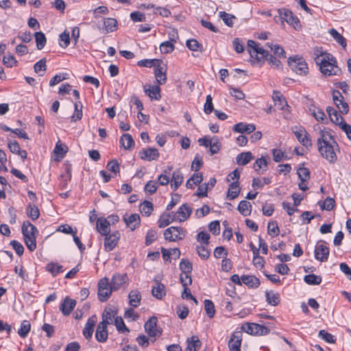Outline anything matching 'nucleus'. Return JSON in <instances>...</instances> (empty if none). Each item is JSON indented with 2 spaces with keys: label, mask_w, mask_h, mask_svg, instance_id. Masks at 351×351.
<instances>
[{
  "label": "nucleus",
  "mask_w": 351,
  "mask_h": 351,
  "mask_svg": "<svg viewBox=\"0 0 351 351\" xmlns=\"http://www.w3.org/2000/svg\"><path fill=\"white\" fill-rule=\"evenodd\" d=\"M313 56L315 64L323 75L329 77L341 74V70L338 66L337 59L331 53L323 51L322 48H315Z\"/></svg>",
  "instance_id": "nucleus-1"
},
{
  "label": "nucleus",
  "mask_w": 351,
  "mask_h": 351,
  "mask_svg": "<svg viewBox=\"0 0 351 351\" xmlns=\"http://www.w3.org/2000/svg\"><path fill=\"white\" fill-rule=\"evenodd\" d=\"M317 145L322 157L328 162L333 164L337 161V152L339 151V146L328 131L326 130H319Z\"/></svg>",
  "instance_id": "nucleus-2"
},
{
  "label": "nucleus",
  "mask_w": 351,
  "mask_h": 351,
  "mask_svg": "<svg viewBox=\"0 0 351 351\" xmlns=\"http://www.w3.org/2000/svg\"><path fill=\"white\" fill-rule=\"evenodd\" d=\"M21 232L27 249L31 252L34 251L36 249V238L38 234L36 227L29 221H25L23 223Z\"/></svg>",
  "instance_id": "nucleus-3"
},
{
  "label": "nucleus",
  "mask_w": 351,
  "mask_h": 351,
  "mask_svg": "<svg viewBox=\"0 0 351 351\" xmlns=\"http://www.w3.org/2000/svg\"><path fill=\"white\" fill-rule=\"evenodd\" d=\"M247 50L252 59L257 62H263L268 53L260 45L254 40L247 41Z\"/></svg>",
  "instance_id": "nucleus-4"
},
{
  "label": "nucleus",
  "mask_w": 351,
  "mask_h": 351,
  "mask_svg": "<svg viewBox=\"0 0 351 351\" xmlns=\"http://www.w3.org/2000/svg\"><path fill=\"white\" fill-rule=\"evenodd\" d=\"M278 12L281 19L285 21L295 30L300 31L302 29V25L299 19L291 10L286 8H282L278 9Z\"/></svg>",
  "instance_id": "nucleus-5"
},
{
  "label": "nucleus",
  "mask_w": 351,
  "mask_h": 351,
  "mask_svg": "<svg viewBox=\"0 0 351 351\" xmlns=\"http://www.w3.org/2000/svg\"><path fill=\"white\" fill-rule=\"evenodd\" d=\"M288 64L291 69L298 75H306L308 73V64L301 57L289 58Z\"/></svg>",
  "instance_id": "nucleus-6"
},
{
  "label": "nucleus",
  "mask_w": 351,
  "mask_h": 351,
  "mask_svg": "<svg viewBox=\"0 0 351 351\" xmlns=\"http://www.w3.org/2000/svg\"><path fill=\"white\" fill-rule=\"evenodd\" d=\"M114 291L108 278H101L98 283V298L101 302L106 301Z\"/></svg>",
  "instance_id": "nucleus-7"
},
{
  "label": "nucleus",
  "mask_w": 351,
  "mask_h": 351,
  "mask_svg": "<svg viewBox=\"0 0 351 351\" xmlns=\"http://www.w3.org/2000/svg\"><path fill=\"white\" fill-rule=\"evenodd\" d=\"M241 330L247 334L254 335H265L268 334L269 331L266 326L256 323H245L243 324Z\"/></svg>",
  "instance_id": "nucleus-8"
},
{
  "label": "nucleus",
  "mask_w": 351,
  "mask_h": 351,
  "mask_svg": "<svg viewBox=\"0 0 351 351\" xmlns=\"http://www.w3.org/2000/svg\"><path fill=\"white\" fill-rule=\"evenodd\" d=\"M185 231L182 228L176 226L168 228L164 232L165 239L171 242L182 240L185 237Z\"/></svg>",
  "instance_id": "nucleus-9"
},
{
  "label": "nucleus",
  "mask_w": 351,
  "mask_h": 351,
  "mask_svg": "<svg viewBox=\"0 0 351 351\" xmlns=\"http://www.w3.org/2000/svg\"><path fill=\"white\" fill-rule=\"evenodd\" d=\"M157 317L153 316L145 323V331L151 338L154 337L156 339L160 337L162 334V330L157 326Z\"/></svg>",
  "instance_id": "nucleus-10"
},
{
  "label": "nucleus",
  "mask_w": 351,
  "mask_h": 351,
  "mask_svg": "<svg viewBox=\"0 0 351 351\" xmlns=\"http://www.w3.org/2000/svg\"><path fill=\"white\" fill-rule=\"evenodd\" d=\"M292 131L298 141L306 148L311 147L312 142L309 134L303 127H294Z\"/></svg>",
  "instance_id": "nucleus-11"
},
{
  "label": "nucleus",
  "mask_w": 351,
  "mask_h": 351,
  "mask_svg": "<svg viewBox=\"0 0 351 351\" xmlns=\"http://www.w3.org/2000/svg\"><path fill=\"white\" fill-rule=\"evenodd\" d=\"M167 65L162 60L157 61L154 65V75L159 85L165 84L167 82Z\"/></svg>",
  "instance_id": "nucleus-12"
},
{
  "label": "nucleus",
  "mask_w": 351,
  "mask_h": 351,
  "mask_svg": "<svg viewBox=\"0 0 351 351\" xmlns=\"http://www.w3.org/2000/svg\"><path fill=\"white\" fill-rule=\"evenodd\" d=\"M329 256V248L324 241L318 242L315 247V258L321 262H326Z\"/></svg>",
  "instance_id": "nucleus-13"
},
{
  "label": "nucleus",
  "mask_w": 351,
  "mask_h": 351,
  "mask_svg": "<svg viewBox=\"0 0 351 351\" xmlns=\"http://www.w3.org/2000/svg\"><path fill=\"white\" fill-rule=\"evenodd\" d=\"M192 213L191 208L186 204H182L179 207L176 213H173V217L176 221H185Z\"/></svg>",
  "instance_id": "nucleus-14"
},
{
  "label": "nucleus",
  "mask_w": 351,
  "mask_h": 351,
  "mask_svg": "<svg viewBox=\"0 0 351 351\" xmlns=\"http://www.w3.org/2000/svg\"><path fill=\"white\" fill-rule=\"evenodd\" d=\"M243 339L242 332L240 330L234 331L228 341V348L230 351H241V346Z\"/></svg>",
  "instance_id": "nucleus-15"
},
{
  "label": "nucleus",
  "mask_w": 351,
  "mask_h": 351,
  "mask_svg": "<svg viewBox=\"0 0 351 351\" xmlns=\"http://www.w3.org/2000/svg\"><path fill=\"white\" fill-rule=\"evenodd\" d=\"M104 240V248L106 251H112L117 246L119 239H120V233L118 231L114 232L112 233H109L107 236H105Z\"/></svg>",
  "instance_id": "nucleus-16"
},
{
  "label": "nucleus",
  "mask_w": 351,
  "mask_h": 351,
  "mask_svg": "<svg viewBox=\"0 0 351 351\" xmlns=\"http://www.w3.org/2000/svg\"><path fill=\"white\" fill-rule=\"evenodd\" d=\"M332 99L337 108L342 114H347L349 110L348 104L344 101L343 95L339 92L333 93Z\"/></svg>",
  "instance_id": "nucleus-17"
},
{
  "label": "nucleus",
  "mask_w": 351,
  "mask_h": 351,
  "mask_svg": "<svg viewBox=\"0 0 351 351\" xmlns=\"http://www.w3.org/2000/svg\"><path fill=\"white\" fill-rule=\"evenodd\" d=\"M143 90L146 95L151 99L154 100H160L161 98L160 88L158 84L156 85L145 84Z\"/></svg>",
  "instance_id": "nucleus-18"
},
{
  "label": "nucleus",
  "mask_w": 351,
  "mask_h": 351,
  "mask_svg": "<svg viewBox=\"0 0 351 351\" xmlns=\"http://www.w3.org/2000/svg\"><path fill=\"white\" fill-rule=\"evenodd\" d=\"M128 278L125 274H116L111 280V285L114 291H117L125 285L128 282Z\"/></svg>",
  "instance_id": "nucleus-19"
},
{
  "label": "nucleus",
  "mask_w": 351,
  "mask_h": 351,
  "mask_svg": "<svg viewBox=\"0 0 351 351\" xmlns=\"http://www.w3.org/2000/svg\"><path fill=\"white\" fill-rule=\"evenodd\" d=\"M123 218L127 226L130 228L132 230H135L140 226L141 218L138 214H125L123 215Z\"/></svg>",
  "instance_id": "nucleus-20"
},
{
  "label": "nucleus",
  "mask_w": 351,
  "mask_h": 351,
  "mask_svg": "<svg viewBox=\"0 0 351 351\" xmlns=\"http://www.w3.org/2000/svg\"><path fill=\"white\" fill-rule=\"evenodd\" d=\"M159 155V152L156 148L143 149L139 152L140 158L147 161L158 160Z\"/></svg>",
  "instance_id": "nucleus-21"
},
{
  "label": "nucleus",
  "mask_w": 351,
  "mask_h": 351,
  "mask_svg": "<svg viewBox=\"0 0 351 351\" xmlns=\"http://www.w3.org/2000/svg\"><path fill=\"white\" fill-rule=\"evenodd\" d=\"M97 231L104 236L110 233V224L109 221L104 217H99L96 223Z\"/></svg>",
  "instance_id": "nucleus-22"
},
{
  "label": "nucleus",
  "mask_w": 351,
  "mask_h": 351,
  "mask_svg": "<svg viewBox=\"0 0 351 351\" xmlns=\"http://www.w3.org/2000/svg\"><path fill=\"white\" fill-rule=\"evenodd\" d=\"M75 305L76 302L75 300L71 299L69 297H66L60 306V311L64 315L68 316L74 309Z\"/></svg>",
  "instance_id": "nucleus-23"
},
{
  "label": "nucleus",
  "mask_w": 351,
  "mask_h": 351,
  "mask_svg": "<svg viewBox=\"0 0 351 351\" xmlns=\"http://www.w3.org/2000/svg\"><path fill=\"white\" fill-rule=\"evenodd\" d=\"M8 147L12 154L18 155L23 160L27 158V152L25 150L21 149L19 143L16 141H8Z\"/></svg>",
  "instance_id": "nucleus-24"
},
{
  "label": "nucleus",
  "mask_w": 351,
  "mask_h": 351,
  "mask_svg": "<svg viewBox=\"0 0 351 351\" xmlns=\"http://www.w3.org/2000/svg\"><path fill=\"white\" fill-rule=\"evenodd\" d=\"M96 322V315H92L88 319L83 330V335L86 339H89L92 337L94 330V326Z\"/></svg>",
  "instance_id": "nucleus-25"
},
{
  "label": "nucleus",
  "mask_w": 351,
  "mask_h": 351,
  "mask_svg": "<svg viewBox=\"0 0 351 351\" xmlns=\"http://www.w3.org/2000/svg\"><path fill=\"white\" fill-rule=\"evenodd\" d=\"M107 326L108 324L104 323H99L95 334V337L99 342L104 343L106 341L108 337Z\"/></svg>",
  "instance_id": "nucleus-26"
},
{
  "label": "nucleus",
  "mask_w": 351,
  "mask_h": 351,
  "mask_svg": "<svg viewBox=\"0 0 351 351\" xmlns=\"http://www.w3.org/2000/svg\"><path fill=\"white\" fill-rule=\"evenodd\" d=\"M256 129V126L252 123H245L240 122L233 127V131L238 133H247L250 134L253 132Z\"/></svg>",
  "instance_id": "nucleus-27"
},
{
  "label": "nucleus",
  "mask_w": 351,
  "mask_h": 351,
  "mask_svg": "<svg viewBox=\"0 0 351 351\" xmlns=\"http://www.w3.org/2000/svg\"><path fill=\"white\" fill-rule=\"evenodd\" d=\"M103 29L105 33H110L117 31L118 29V22L113 18H105L103 20Z\"/></svg>",
  "instance_id": "nucleus-28"
},
{
  "label": "nucleus",
  "mask_w": 351,
  "mask_h": 351,
  "mask_svg": "<svg viewBox=\"0 0 351 351\" xmlns=\"http://www.w3.org/2000/svg\"><path fill=\"white\" fill-rule=\"evenodd\" d=\"M327 112L330 119V121L338 125L339 128L346 122L343 118L333 108L328 107L327 108Z\"/></svg>",
  "instance_id": "nucleus-29"
},
{
  "label": "nucleus",
  "mask_w": 351,
  "mask_h": 351,
  "mask_svg": "<svg viewBox=\"0 0 351 351\" xmlns=\"http://www.w3.org/2000/svg\"><path fill=\"white\" fill-rule=\"evenodd\" d=\"M152 293L154 298L161 300L166 295L165 285L158 281H156L152 287Z\"/></svg>",
  "instance_id": "nucleus-30"
},
{
  "label": "nucleus",
  "mask_w": 351,
  "mask_h": 351,
  "mask_svg": "<svg viewBox=\"0 0 351 351\" xmlns=\"http://www.w3.org/2000/svg\"><path fill=\"white\" fill-rule=\"evenodd\" d=\"M173 221H176L173 217V212L165 213L160 216L158 225L159 228H162L169 226Z\"/></svg>",
  "instance_id": "nucleus-31"
},
{
  "label": "nucleus",
  "mask_w": 351,
  "mask_h": 351,
  "mask_svg": "<svg viewBox=\"0 0 351 351\" xmlns=\"http://www.w3.org/2000/svg\"><path fill=\"white\" fill-rule=\"evenodd\" d=\"M241 280L243 284L250 288H257L261 284L259 279L252 275H243Z\"/></svg>",
  "instance_id": "nucleus-32"
},
{
  "label": "nucleus",
  "mask_w": 351,
  "mask_h": 351,
  "mask_svg": "<svg viewBox=\"0 0 351 351\" xmlns=\"http://www.w3.org/2000/svg\"><path fill=\"white\" fill-rule=\"evenodd\" d=\"M83 105L80 101H76L74 103V112L71 117V121L72 122H77L82 119L83 116L82 112Z\"/></svg>",
  "instance_id": "nucleus-33"
},
{
  "label": "nucleus",
  "mask_w": 351,
  "mask_h": 351,
  "mask_svg": "<svg viewBox=\"0 0 351 351\" xmlns=\"http://www.w3.org/2000/svg\"><path fill=\"white\" fill-rule=\"evenodd\" d=\"M187 347L186 351H197L201 346V341L197 336H192L187 338Z\"/></svg>",
  "instance_id": "nucleus-34"
},
{
  "label": "nucleus",
  "mask_w": 351,
  "mask_h": 351,
  "mask_svg": "<svg viewBox=\"0 0 351 351\" xmlns=\"http://www.w3.org/2000/svg\"><path fill=\"white\" fill-rule=\"evenodd\" d=\"M273 100L274 105L279 109L284 110L288 108L287 103L285 99L280 95L279 92L274 91L273 93Z\"/></svg>",
  "instance_id": "nucleus-35"
},
{
  "label": "nucleus",
  "mask_w": 351,
  "mask_h": 351,
  "mask_svg": "<svg viewBox=\"0 0 351 351\" xmlns=\"http://www.w3.org/2000/svg\"><path fill=\"white\" fill-rule=\"evenodd\" d=\"M265 297L267 302L271 306L278 305L280 301V294L274 291H267Z\"/></svg>",
  "instance_id": "nucleus-36"
},
{
  "label": "nucleus",
  "mask_w": 351,
  "mask_h": 351,
  "mask_svg": "<svg viewBox=\"0 0 351 351\" xmlns=\"http://www.w3.org/2000/svg\"><path fill=\"white\" fill-rule=\"evenodd\" d=\"M129 304L133 308H136L140 305L141 300V295L138 291L132 290L130 292L129 295Z\"/></svg>",
  "instance_id": "nucleus-37"
},
{
  "label": "nucleus",
  "mask_w": 351,
  "mask_h": 351,
  "mask_svg": "<svg viewBox=\"0 0 351 351\" xmlns=\"http://www.w3.org/2000/svg\"><path fill=\"white\" fill-rule=\"evenodd\" d=\"M183 176L179 170L173 171L171 180V187L174 191L176 190L182 183Z\"/></svg>",
  "instance_id": "nucleus-38"
},
{
  "label": "nucleus",
  "mask_w": 351,
  "mask_h": 351,
  "mask_svg": "<svg viewBox=\"0 0 351 351\" xmlns=\"http://www.w3.org/2000/svg\"><path fill=\"white\" fill-rule=\"evenodd\" d=\"M120 144L125 149H130L134 146V141L130 134H123L120 138Z\"/></svg>",
  "instance_id": "nucleus-39"
},
{
  "label": "nucleus",
  "mask_w": 351,
  "mask_h": 351,
  "mask_svg": "<svg viewBox=\"0 0 351 351\" xmlns=\"http://www.w3.org/2000/svg\"><path fill=\"white\" fill-rule=\"evenodd\" d=\"M240 193V187L238 182H233L229 186L227 197L229 199H234Z\"/></svg>",
  "instance_id": "nucleus-40"
},
{
  "label": "nucleus",
  "mask_w": 351,
  "mask_h": 351,
  "mask_svg": "<svg viewBox=\"0 0 351 351\" xmlns=\"http://www.w3.org/2000/svg\"><path fill=\"white\" fill-rule=\"evenodd\" d=\"M328 33L337 43H339L343 49H346L347 45L346 40L340 33L333 28L330 29L328 30Z\"/></svg>",
  "instance_id": "nucleus-41"
},
{
  "label": "nucleus",
  "mask_w": 351,
  "mask_h": 351,
  "mask_svg": "<svg viewBox=\"0 0 351 351\" xmlns=\"http://www.w3.org/2000/svg\"><path fill=\"white\" fill-rule=\"evenodd\" d=\"M141 213L146 217H149L154 210V205L151 202L144 201L139 205Z\"/></svg>",
  "instance_id": "nucleus-42"
},
{
  "label": "nucleus",
  "mask_w": 351,
  "mask_h": 351,
  "mask_svg": "<svg viewBox=\"0 0 351 351\" xmlns=\"http://www.w3.org/2000/svg\"><path fill=\"white\" fill-rule=\"evenodd\" d=\"M267 47H269L276 56H278L280 58H285L286 53L284 49L280 46L278 44L273 43H267L266 44Z\"/></svg>",
  "instance_id": "nucleus-43"
},
{
  "label": "nucleus",
  "mask_w": 351,
  "mask_h": 351,
  "mask_svg": "<svg viewBox=\"0 0 351 351\" xmlns=\"http://www.w3.org/2000/svg\"><path fill=\"white\" fill-rule=\"evenodd\" d=\"M236 159L239 165H245L253 159V156L250 152H246L238 154Z\"/></svg>",
  "instance_id": "nucleus-44"
},
{
  "label": "nucleus",
  "mask_w": 351,
  "mask_h": 351,
  "mask_svg": "<svg viewBox=\"0 0 351 351\" xmlns=\"http://www.w3.org/2000/svg\"><path fill=\"white\" fill-rule=\"evenodd\" d=\"M45 269L51 273L53 276L63 272L62 266L56 263H49L47 264Z\"/></svg>",
  "instance_id": "nucleus-45"
},
{
  "label": "nucleus",
  "mask_w": 351,
  "mask_h": 351,
  "mask_svg": "<svg viewBox=\"0 0 351 351\" xmlns=\"http://www.w3.org/2000/svg\"><path fill=\"white\" fill-rule=\"evenodd\" d=\"M268 158L261 157L256 160L254 163V169L256 171H265L267 168Z\"/></svg>",
  "instance_id": "nucleus-46"
},
{
  "label": "nucleus",
  "mask_w": 351,
  "mask_h": 351,
  "mask_svg": "<svg viewBox=\"0 0 351 351\" xmlns=\"http://www.w3.org/2000/svg\"><path fill=\"white\" fill-rule=\"evenodd\" d=\"M310 114L318 121H323L326 118L324 112L318 107L311 106L308 110Z\"/></svg>",
  "instance_id": "nucleus-47"
},
{
  "label": "nucleus",
  "mask_w": 351,
  "mask_h": 351,
  "mask_svg": "<svg viewBox=\"0 0 351 351\" xmlns=\"http://www.w3.org/2000/svg\"><path fill=\"white\" fill-rule=\"evenodd\" d=\"M238 210L242 215L245 217L248 216L252 211V205L249 202L242 200L239 204Z\"/></svg>",
  "instance_id": "nucleus-48"
},
{
  "label": "nucleus",
  "mask_w": 351,
  "mask_h": 351,
  "mask_svg": "<svg viewBox=\"0 0 351 351\" xmlns=\"http://www.w3.org/2000/svg\"><path fill=\"white\" fill-rule=\"evenodd\" d=\"M26 213L27 216L32 220L37 219L40 216V211L38 208L33 204H29L27 205Z\"/></svg>",
  "instance_id": "nucleus-49"
},
{
  "label": "nucleus",
  "mask_w": 351,
  "mask_h": 351,
  "mask_svg": "<svg viewBox=\"0 0 351 351\" xmlns=\"http://www.w3.org/2000/svg\"><path fill=\"white\" fill-rule=\"evenodd\" d=\"M31 329V324L28 320H23L21 323L20 328L18 330L19 335L22 338H25Z\"/></svg>",
  "instance_id": "nucleus-50"
},
{
  "label": "nucleus",
  "mask_w": 351,
  "mask_h": 351,
  "mask_svg": "<svg viewBox=\"0 0 351 351\" xmlns=\"http://www.w3.org/2000/svg\"><path fill=\"white\" fill-rule=\"evenodd\" d=\"M114 325L116 326L117 330L120 333L124 334L128 333L130 332V330L125 326L121 317H116L114 318Z\"/></svg>",
  "instance_id": "nucleus-51"
},
{
  "label": "nucleus",
  "mask_w": 351,
  "mask_h": 351,
  "mask_svg": "<svg viewBox=\"0 0 351 351\" xmlns=\"http://www.w3.org/2000/svg\"><path fill=\"white\" fill-rule=\"evenodd\" d=\"M115 312L111 308H106L102 315V321L100 322L108 325L112 322V319L115 318Z\"/></svg>",
  "instance_id": "nucleus-52"
},
{
  "label": "nucleus",
  "mask_w": 351,
  "mask_h": 351,
  "mask_svg": "<svg viewBox=\"0 0 351 351\" xmlns=\"http://www.w3.org/2000/svg\"><path fill=\"white\" fill-rule=\"evenodd\" d=\"M304 282L309 285H317L322 282V278L315 274H308L304 276Z\"/></svg>",
  "instance_id": "nucleus-53"
},
{
  "label": "nucleus",
  "mask_w": 351,
  "mask_h": 351,
  "mask_svg": "<svg viewBox=\"0 0 351 351\" xmlns=\"http://www.w3.org/2000/svg\"><path fill=\"white\" fill-rule=\"evenodd\" d=\"M271 183V179L269 178H254L252 181V187L254 189H261L264 186L265 184H269Z\"/></svg>",
  "instance_id": "nucleus-54"
},
{
  "label": "nucleus",
  "mask_w": 351,
  "mask_h": 351,
  "mask_svg": "<svg viewBox=\"0 0 351 351\" xmlns=\"http://www.w3.org/2000/svg\"><path fill=\"white\" fill-rule=\"evenodd\" d=\"M160 51L162 53H171L175 49V44L170 41L162 42L159 47Z\"/></svg>",
  "instance_id": "nucleus-55"
},
{
  "label": "nucleus",
  "mask_w": 351,
  "mask_h": 351,
  "mask_svg": "<svg viewBox=\"0 0 351 351\" xmlns=\"http://www.w3.org/2000/svg\"><path fill=\"white\" fill-rule=\"evenodd\" d=\"M204 308L207 315L213 318L215 315V308L213 302L210 300H204Z\"/></svg>",
  "instance_id": "nucleus-56"
},
{
  "label": "nucleus",
  "mask_w": 351,
  "mask_h": 351,
  "mask_svg": "<svg viewBox=\"0 0 351 351\" xmlns=\"http://www.w3.org/2000/svg\"><path fill=\"white\" fill-rule=\"evenodd\" d=\"M271 154L273 156V159L276 162H279L282 161L283 160L288 159L285 152H283L280 149H273L271 150Z\"/></svg>",
  "instance_id": "nucleus-57"
},
{
  "label": "nucleus",
  "mask_w": 351,
  "mask_h": 351,
  "mask_svg": "<svg viewBox=\"0 0 351 351\" xmlns=\"http://www.w3.org/2000/svg\"><path fill=\"white\" fill-rule=\"evenodd\" d=\"M35 39L37 48L40 50L42 49L45 47L47 41L45 34L41 32H36L35 34Z\"/></svg>",
  "instance_id": "nucleus-58"
},
{
  "label": "nucleus",
  "mask_w": 351,
  "mask_h": 351,
  "mask_svg": "<svg viewBox=\"0 0 351 351\" xmlns=\"http://www.w3.org/2000/svg\"><path fill=\"white\" fill-rule=\"evenodd\" d=\"M221 144L217 136L213 137V142L210 145L209 152L211 155L218 153L221 149Z\"/></svg>",
  "instance_id": "nucleus-59"
},
{
  "label": "nucleus",
  "mask_w": 351,
  "mask_h": 351,
  "mask_svg": "<svg viewBox=\"0 0 351 351\" xmlns=\"http://www.w3.org/2000/svg\"><path fill=\"white\" fill-rule=\"evenodd\" d=\"M297 173L301 181H308L310 178V171L304 167H300L298 169Z\"/></svg>",
  "instance_id": "nucleus-60"
},
{
  "label": "nucleus",
  "mask_w": 351,
  "mask_h": 351,
  "mask_svg": "<svg viewBox=\"0 0 351 351\" xmlns=\"http://www.w3.org/2000/svg\"><path fill=\"white\" fill-rule=\"evenodd\" d=\"M198 255L204 260H206L209 258L210 252L206 248L205 245L201 244L197 245L196 247Z\"/></svg>",
  "instance_id": "nucleus-61"
},
{
  "label": "nucleus",
  "mask_w": 351,
  "mask_h": 351,
  "mask_svg": "<svg viewBox=\"0 0 351 351\" xmlns=\"http://www.w3.org/2000/svg\"><path fill=\"white\" fill-rule=\"evenodd\" d=\"M267 232L268 234L271 237H275L279 234V228L276 221H271L268 223L267 225Z\"/></svg>",
  "instance_id": "nucleus-62"
},
{
  "label": "nucleus",
  "mask_w": 351,
  "mask_h": 351,
  "mask_svg": "<svg viewBox=\"0 0 351 351\" xmlns=\"http://www.w3.org/2000/svg\"><path fill=\"white\" fill-rule=\"evenodd\" d=\"M70 43V37L69 33L66 31H64L62 34H60L59 36V44L60 46L62 48H66L69 46Z\"/></svg>",
  "instance_id": "nucleus-63"
},
{
  "label": "nucleus",
  "mask_w": 351,
  "mask_h": 351,
  "mask_svg": "<svg viewBox=\"0 0 351 351\" xmlns=\"http://www.w3.org/2000/svg\"><path fill=\"white\" fill-rule=\"evenodd\" d=\"M322 210H331L335 204V199L328 197L323 202L319 203Z\"/></svg>",
  "instance_id": "nucleus-64"
}]
</instances>
